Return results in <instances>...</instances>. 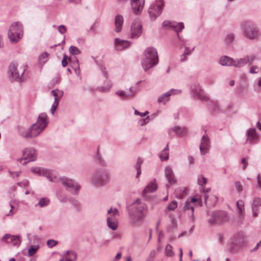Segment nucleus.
<instances>
[{"label": "nucleus", "mask_w": 261, "mask_h": 261, "mask_svg": "<svg viewBox=\"0 0 261 261\" xmlns=\"http://www.w3.org/2000/svg\"><path fill=\"white\" fill-rule=\"evenodd\" d=\"M48 123L47 114L45 113H41L36 122L33 124L25 132L24 137L27 139L37 137L45 129Z\"/></svg>", "instance_id": "nucleus-1"}, {"label": "nucleus", "mask_w": 261, "mask_h": 261, "mask_svg": "<svg viewBox=\"0 0 261 261\" xmlns=\"http://www.w3.org/2000/svg\"><path fill=\"white\" fill-rule=\"evenodd\" d=\"M110 174L105 168L96 170L90 177V182L96 187H102L109 182Z\"/></svg>", "instance_id": "nucleus-2"}, {"label": "nucleus", "mask_w": 261, "mask_h": 261, "mask_svg": "<svg viewBox=\"0 0 261 261\" xmlns=\"http://www.w3.org/2000/svg\"><path fill=\"white\" fill-rule=\"evenodd\" d=\"M144 58L142 61V66L145 71L156 65L159 62V58L156 50L149 47L144 51Z\"/></svg>", "instance_id": "nucleus-3"}, {"label": "nucleus", "mask_w": 261, "mask_h": 261, "mask_svg": "<svg viewBox=\"0 0 261 261\" xmlns=\"http://www.w3.org/2000/svg\"><path fill=\"white\" fill-rule=\"evenodd\" d=\"M241 28L244 36L249 40H257L261 36V32L258 27L251 22H243Z\"/></svg>", "instance_id": "nucleus-4"}, {"label": "nucleus", "mask_w": 261, "mask_h": 261, "mask_svg": "<svg viewBox=\"0 0 261 261\" xmlns=\"http://www.w3.org/2000/svg\"><path fill=\"white\" fill-rule=\"evenodd\" d=\"M146 211L145 205L131 206L128 210V216L131 224L133 225L140 224L145 216Z\"/></svg>", "instance_id": "nucleus-5"}, {"label": "nucleus", "mask_w": 261, "mask_h": 261, "mask_svg": "<svg viewBox=\"0 0 261 261\" xmlns=\"http://www.w3.org/2000/svg\"><path fill=\"white\" fill-rule=\"evenodd\" d=\"M23 26L18 21L14 22L10 26L8 31V38L11 43L17 42L22 37Z\"/></svg>", "instance_id": "nucleus-6"}, {"label": "nucleus", "mask_w": 261, "mask_h": 261, "mask_svg": "<svg viewBox=\"0 0 261 261\" xmlns=\"http://www.w3.org/2000/svg\"><path fill=\"white\" fill-rule=\"evenodd\" d=\"M211 216L208 222L212 225L222 224L228 222L229 219L227 212L223 211H214L212 213Z\"/></svg>", "instance_id": "nucleus-7"}, {"label": "nucleus", "mask_w": 261, "mask_h": 261, "mask_svg": "<svg viewBox=\"0 0 261 261\" xmlns=\"http://www.w3.org/2000/svg\"><path fill=\"white\" fill-rule=\"evenodd\" d=\"M25 70V67L18 69L17 64L11 63L9 65L8 73L11 80L20 82L22 81V76Z\"/></svg>", "instance_id": "nucleus-8"}, {"label": "nucleus", "mask_w": 261, "mask_h": 261, "mask_svg": "<svg viewBox=\"0 0 261 261\" xmlns=\"http://www.w3.org/2000/svg\"><path fill=\"white\" fill-rule=\"evenodd\" d=\"M164 7L163 0H156L148 9V14L151 20H154L160 15Z\"/></svg>", "instance_id": "nucleus-9"}, {"label": "nucleus", "mask_w": 261, "mask_h": 261, "mask_svg": "<svg viewBox=\"0 0 261 261\" xmlns=\"http://www.w3.org/2000/svg\"><path fill=\"white\" fill-rule=\"evenodd\" d=\"M36 150L35 148H25L22 151V158L18 159L17 161L25 165L28 162L36 160Z\"/></svg>", "instance_id": "nucleus-10"}, {"label": "nucleus", "mask_w": 261, "mask_h": 261, "mask_svg": "<svg viewBox=\"0 0 261 261\" xmlns=\"http://www.w3.org/2000/svg\"><path fill=\"white\" fill-rule=\"evenodd\" d=\"M59 181L66 188H70L74 190V194L77 195L79 191L81 188V186L72 179L62 177L59 178Z\"/></svg>", "instance_id": "nucleus-11"}, {"label": "nucleus", "mask_w": 261, "mask_h": 261, "mask_svg": "<svg viewBox=\"0 0 261 261\" xmlns=\"http://www.w3.org/2000/svg\"><path fill=\"white\" fill-rule=\"evenodd\" d=\"M191 93L195 98L199 99L201 101H207L208 100V98L203 94L199 85L197 83H195L192 85Z\"/></svg>", "instance_id": "nucleus-12"}, {"label": "nucleus", "mask_w": 261, "mask_h": 261, "mask_svg": "<svg viewBox=\"0 0 261 261\" xmlns=\"http://www.w3.org/2000/svg\"><path fill=\"white\" fill-rule=\"evenodd\" d=\"M142 33V26L139 20H135L131 24L129 36L131 38H138Z\"/></svg>", "instance_id": "nucleus-13"}, {"label": "nucleus", "mask_w": 261, "mask_h": 261, "mask_svg": "<svg viewBox=\"0 0 261 261\" xmlns=\"http://www.w3.org/2000/svg\"><path fill=\"white\" fill-rule=\"evenodd\" d=\"M162 24L166 29H171L175 31L177 33L178 38H179V32H181L184 29V24L182 22L177 23L175 21L165 20L163 21Z\"/></svg>", "instance_id": "nucleus-14"}, {"label": "nucleus", "mask_w": 261, "mask_h": 261, "mask_svg": "<svg viewBox=\"0 0 261 261\" xmlns=\"http://www.w3.org/2000/svg\"><path fill=\"white\" fill-rule=\"evenodd\" d=\"M245 244V236L242 233H239L236 234L234 238L233 242L231 246V251L233 252L237 251L242 248Z\"/></svg>", "instance_id": "nucleus-15"}, {"label": "nucleus", "mask_w": 261, "mask_h": 261, "mask_svg": "<svg viewBox=\"0 0 261 261\" xmlns=\"http://www.w3.org/2000/svg\"><path fill=\"white\" fill-rule=\"evenodd\" d=\"M165 176L168 184L166 185L167 188L169 187L170 185H174L176 182L174 174L173 173L172 168L169 166H166L164 170Z\"/></svg>", "instance_id": "nucleus-16"}, {"label": "nucleus", "mask_w": 261, "mask_h": 261, "mask_svg": "<svg viewBox=\"0 0 261 261\" xmlns=\"http://www.w3.org/2000/svg\"><path fill=\"white\" fill-rule=\"evenodd\" d=\"M145 0H130L132 8L136 15H140L143 9Z\"/></svg>", "instance_id": "nucleus-17"}, {"label": "nucleus", "mask_w": 261, "mask_h": 261, "mask_svg": "<svg viewBox=\"0 0 261 261\" xmlns=\"http://www.w3.org/2000/svg\"><path fill=\"white\" fill-rule=\"evenodd\" d=\"M210 147V139L207 135H204L201 139L200 145V151L201 154L207 153Z\"/></svg>", "instance_id": "nucleus-18"}, {"label": "nucleus", "mask_w": 261, "mask_h": 261, "mask_svg": "<svg viewBox=\"0 0 261 261\" xmlns=\"http://www.w3.org/2000/svg\"><path fill=\"white\" fill-rule=\"evenodd\" d=\"M180 90L172 89L169 91L164 93L162 96L159 97L158 99L159 103L164 102L165 103L166 101H168L169 97L172 95H176L181 93Z\"/></svg>", "instance_id": "nucleus-19"}, {"label": "nucleus", "mask_w": 261, "mask_h": 261, "mask_svg": "<svg viewBox=\"0 0 261 261\" xmlns=\"http://www.w3.org/2000/svg\"><path fill=\"white\" fill-rule=\"evenodd\" d=\"M194 204L190 202L189 200L185 202L184 206L183 207V211L186 213L190 218V219L192 222L194 220Z\"/></svg>", "instance_id": "nucleus-20"}, {"label": "nucleus", "mask_w": 261, "mask_h": 261, "mask_svg": "<svg viewBox=\"0 0 261 261\" xmlns=\"http://www.w3.org/2000/svg\"><path fill=\"white\" fill-rule=\"evenodd\" d=\"M130 43L127 41L121 40L119 38H116L115 40V45L116 50L121 51L128 48Z\"/></svg>", "instance_id": "nucleus-21"}, {"label": "nucleus", "mask_w": 261, "mask_h": 261, "mask_svg": "<svg viewBox=\"0 0 261 261\" xmlns=\"http://www.w3.org/2000/svg\"><path fill=\"white\" fill-rule=\"evenodd\" d=\"M7 239H9V243H12L14 246H19L21 242V238L20 236H12L9 234H6L3 237V240L5 241Z\"/></svg>", "instance_id": "nucleus-22"}, {"label": "nucleus", "mask_w": 261, "mask_h": 261, "mask_svg": "<svg viewBox=\"0 0 261 261\" xmlns=\"http://www.w3.org/2000/svg\"><path fill=\"white\" fill-rule=\"evenodd\" d=\"M260 206H261V198L258 197H254L251 204L252 215L253 217H257L258 216V212Z\"/></svg>", "instance_id": "nucleus-23"}, {"label": "nucleus", "mask_w": 261, "mask_h": 261, "mask_svg": "<svg viewBox=\"0 0 261 261\" xmlns=\"http://www.w3.org/2000/svg\"><path fill=\"white\" fill-rule=\"evenodd\" d=\"M77 253L73 250L67 251L59 261H76Z\"/></svg>", "instance_id": "nucleus-24"}, {"label": "nucleus", "mask_w": 261, "mask_h": 261, "mask_svg": "<svg viewBox=\"0 0 261 261\" xmlns=\"http://www.w3.org/2000/svg\"><path fill=\"white\" fill-rule=\"evenodd\" d=\"M157 189V185L155 183V180L154 179L153 181H150L145 187L144 190L142 192V195L143 196H146L147 193L153 192Z\"/></svg>", "instance_id": "nucleus-25"}, {"label": "nucleus", "mask_w": 261, "mask_h": 261, "mask_svg": "<svg viewBox=\"0 0 261 261\" xmlns=\"http://www.w3.org/2000/svg\"><path fill=\"white\" fill-rule=\"evenodd\" d=\"M135 93L136 90L132 87L129 88V91L128 92H126L123 90H118L116 92V94L122 98L132 97Z\"/></svg>", "instance_id": "nucleus-26"}, {"label": "nucleus", "mask_w": 261, "mask_h": 261, "mask_svg": "<svg viewBox=\"0 0 261 261\" xmlns=\"http://www.w3.org/2000/svg\"><path fill=\"white\" fill-rule=\"evenodd\" d=\"M103 86L98 87L97 90L101 92H108L112 86V83L108 79H106L103 83Z\"/></svg>", "instance_id": "nucleus-27"}, {"label": "nucleus", "mask_w": 261, "mask_h": 261, "mask_svg": "<svg viewBox=\"0 0 261 261\" xmlns=\"http://www.w3.org/2000/svg\"><path fill=\"white\" fill-rule=\"evenodd\" d=\"M247 136V141H249L250 143L255 142L258 140V137L254 128H250L248 130Z\"/></svg>", "instance_id": "nucleus-28"}, {"label": "nucleus", "mask_w": 261, "mask_h": 261, "mask_svg": "<svg viewBox=\"0 0 261 261\" xmlns=\"http://www.w3.org/2000/svg\"><path fill=\"white\" fill-rule=\"evenodd\" d=\"M123 23V18L122 15L118 14L115 16V24L116 27L115 31L118 33L121 31L122 26Z\"/></svg>", "instance_id": "nucleus-29"}, {"label": "nucleus", "mask_w": 261, "mask_h": 261, "mask_svg": "<svg viewBox=\"0 0 261 261\" xmlns=\"http://www.w3.org/2000/svg\"><path fill=\"white\" fill-rule=\"evenodd\" d=\"M171 131L174 132L176 135L180 136L185 135L187 134V130L186 128L179 127L178 126H176L169 129V134H170Z\"/></svg>", "instance_id": "nucleus-30"}, {"label": "nucleus", "mask_w": 261, "mask_h": 261, "mask_svg": "<svg viewBox=\"0 0 261 261\" xmlns=\"http://www.w3.org/2000/svg\"><path fill=\"white\" fill-rule=\"evenodd\" d=\"M233 59L227 56H222L219 60V63L222 66H233Z\"/></svg>", "instance_id": "nucleus-31"}, {"label": "nucleus", "mask_w": 261, "mask_h": 261, "mask_svg": "<svg viewBox=\"0 0 261 261\" xmlns=\"http://www.w3.org/2000/svg\"><path fill=\"white\" fill-rule=\"evenodd\" d=\"M107 223L108 227L113 230H116L118 227V221L117 219L111 220L110 218H107Z\"/></svg>", "instance_id": "nucleus-32"}, {"label": "nucleus", "mask_w": 261, "mask_h": 261, "mask_svg": "<svg viewBox=\"0 0 261 261\" xmlns=\"http://www.w3.org/2000/svg\"><path fill=\"white\" fill-rule=\"evenodd\" d=\"M51 93L54 96V102H58L59 99L63 96V92L61 90L56 89L51 91Z\"/></svg>", "instance_id": "nucleus-33"}, {"label": "nucleus", "mask_w": 261, "mask_h": 261, "mask_svg": "<svg viewBox=\"0 0 261 261\" xmlns=\"http://www.w3.org/2000/svg\"><path fill=\"white\" fill-rule=\"evenodd\" d=\"M233 66L236 67H241L244 66L246 64L245 56L243 58L239 59L233 60Z\"/></svg>", "instance_id": "nucleus-34"}, {"label": "nucleus", "mask_w": 261, "mask_h": 261, "mask_svg": "<svg viewBox=\"0 0 261 261\" xmlns=\"http://www.w3.org/2000/svg\"><path fill=\"white\" fill-rule=\"evenodd\" d=\"M108 214L109 216L107 218H110L111 220L116 219V216L119 215V212L116 208H111L108 211Z\"/></svg>", "instance_id": "nucleus-35"}, {"label": "nucleus", "mask_w": 261, "mask_h": 261, "mask_svg": "<svg viewBox=\"0 0 261 261\" xmlns=\"http://www.w3.org/2000/svg\"><path fill=\"white\" fill-rule=\"evenodd\" d=\"M176 197L181 199L186 194L187 189L185 188H179L175 190Z\"/></svg>", "instance_id": "nucleus-36"}, {"label": "nucleus", "mask_w": 261, "mask_h": 261, "mask_svg": "<svg viewBox=\"0 0 261 261\" xmlns=\"http://www.w3.org/2000/svg\"><path fill=\"white\" fill-rule=\"evenodd\" d=\"M49 203V200L47 198H41L35 206H39L41 207L47 206Z\"/></svg>", "instance_id": "nucleus-37"}, {"label": "nucleus", "mask_w": 261, "mask_h": 261, "mask_svg": "<svg viewBox=\"0 0 261 261\" xmlns=\"http://www.w3.org/2000/svg\"><path fill=\"white\" fill-rule=\"evenodd\" d=\"M177 207V203L175 200H173L170 203H169L166 209L165 210V212L167 213L168 211H174Z\"/></svg>", "instance_id": "nucleus-38"}, {"label": "nucleus", "mask_w": 261, "mask_h": 261, "mask_svg": "<svg viewBox=\"0 0 261 261\" xmlns=\"http://www.w3.org/2000/svg\"><path fill=\"white\" fill-rule=\"evenodd\" d=\"M69 51L73 55H77L81 53V50L74 46H70L69 48Z\"/></svg>", "instance_id": "nucleus-39"}, {"label": "nucleus", "mask_w": 261, "mask_h": 261, "mask_svg": "<svg viewBox=\"0 0 261 261\" xmlns=\"http://www.w3.org/2000/svg\"><path fill=\"white\" fill-rule=\"evenodd\" d=\"M39 249L38 246H31L28 250V255L29 256H33Z\"/></svg>", "instance_id": "nucleus-40"}, {"label": "nucleus", "mask_w": 261, "mask_h": 261, "mask_svg": "<svg viewBox=\"0 0 261 261\" xmlns=\"http://www.w3.org/2000/svg\"><path fill=\"white\" fill-rule=\"evenodd\" d=\"M165 252L166 254L168 256H173L174 255V253L172 251V246L170 244H167L165 248Z\"/></svg>", "instance_id": "nucleus-41"}, {"label": "nucleus", "mask_w": 261, "mask_h": 261, "mask_svg": "<svg viewBox=\"0 0 261 261\" xmlns=\"http://www.w3.org/2000/svg\"><path fill=\"white\" fill-rule=\"evenodd\" d=\"M50 171L48 169L43 168L41 175L46 177L49 181H53V178L50 176Z\"/></svg>", "instance_id": "nucleus-42"}, {"label": "nucleus", "mask_w": 261, "mask_h": 261, "mask_svg": "<svg viewBox=\"0 0 261 261\" xmlns=\"http://www.w3.org/2000/svg\"><path fill=\"white\" fill-rule=\"evenodd\" d=\"M159 157L162 161H167L169 159V152L162 150L159 154Z\"/></svg>", "instance_id": "nucleus-43"}, {"label": "nucleus", "mask_w": 261, "mask_h": 261, "mask_svg": "<svg viewBox=\"0 0 261 261\" xmlns=\"http://www.w3.org/2000/svg\"><path fill=\"white\" fill-rule=\"evenodd\" d=\"M246 64H248L249 66L252 64L254 60H255V56L252 55L250 56H246Z\"/></svg>", "instance_id": "nucleus-44"}, {"label": "nucleus", "mask_w": 261, "mask_h": 261, "mask_svg": "<svg viewBox=\"0 0 261 261\" xmlns=\"http://www.w3.org/2000/svg\"><path fill=\"white\" fill-rule=\"evenodd\" d=\"M95 160L98 163H99L101 165H104L105 164V161L102 159V158L101 156L100 153H99V149H97V154L95 156Z\"/></svg>", "instance_id": "nucleus-45"}, {"label": "nucleus", "mask_w": 261, "mask_h": 261, "mask_svg": "<svg viewBox=\"0 0 261 261\" xmlns=\"http://www.w3.org/2000/svg\"><path fill=\"white\" fill-rule=\"evenodd\" d=\"M48 56V54L47 53L41 54L38 57L39 61L44 64L47 61Z\"/></svg>", "instance_id": "nucleus-46"}, {"label": "nucleus", "mask_w": 261, "mask_h": 261, "mask_svg": "<svg viewBox=\"0 0 261 261\" xmlns=\"http://www.w3.org/2000/svg\"><path fill=\"white\" fill-rule=\"evenodd\" d=\"M237 206L239 210V214H241L244 209V202L242 200H239L237 202Z\"/></svg>", "instance_id": "nucleus-47"}, {"label": "nucleus", "mask_w": 261, "mask_h": 261, "mask_svg": "<svg viewBox=\"0 0 261 261\" xmlns=\"http://www.w3.org/2000/svg\"><path fill=\"white\" fill-rule=\"evenodd\" d=\"M43 168L40 167H33L31 168V171L34 173L41 175Z\"/></svg>", "instance_id": "nucleus-48"}, {"label": "nucleus", "mask_w": 261, "mask_h": 261, "mask_svg": "<svg viewBox=\"0 0 261 261\" xmlns=\"http://www.w3.org/2000/svg\"><path fill=\"white\" fill-rule=\"evenodd\" d=\"M235 35L233 33H229L226 37V41L228 43H230L233 41Z\"/></svg>", "instance_id": "nucleus-49"}, {"label": "nucleus", "mask_w": 261, "mask_h": 261, "mask_svg": "<svg viewBox=\"0 0 261 261\" xmlns=\"http://www.w3.org/2000/svg\"><path fill=\"white\" fill-rule=\"evenodd\" d=\"M58 244V241H55L54 240H48L47 241V245L49 248H52L56 246Z\"/></svg>", "instance_id": "nucleus-50"}, {"label": "nucleus", "mask_w": 261, "mask_h": 261, "mask_svg": "<svg viewBox=\"0 0 261 261\" xmlns=\"http://www.w3.org/2000/svg\"><path fill=\"white\" fill-rule=\"evenodd\" d=\"M234 185L236 188V190L239 192H241L243 190V186H242L241 184L239 181H236L234 183Z\"/></svg>", "instance_id": "nucleus-51"}, {"label": "nucleus", "mask_w": 261, "mask_h": 261, "mask_svg": "<svg viewBox=\"0 0 261 261\" xmlns=\"http://www.w3.org/2000/svg\"><path fill=\"white\" fill-rule=\"evenodd\" d=\"M259 68L257 66H253L250 69V73H257L259 72Z\"/></svg>", "instance_id": "nucleus-52"}, {"label": "nucleus", "mask_w": 261, "mask_h": 261, "mask_svg": "<svg viewBox=\"0 0 261 261\" xmlns=\"http://www.w3.org/2000/svg\"><path fill=\"white\" fill-rule=\"evenodd\" d=\"M211 107L216 110H218L220 109L219 105L217 101H210Z\"/></svg>", "instance_id": "nucleus-53"}, {"label": "nucleus", "mask_w": 261, "mask_h": 261, "mask_svg": "<svg viewBox=\"0 0 261 261\" xmlns=\"http://www.w3.org/2000/svg\"><path fill=\"white\" fill-rule=\"evenodd\" d=\"M58 31L61 34H64L67 31V29L64 25L62 24L59 26Z\"/></svg>", "instance_id": "nucleus-54"}, {"label": "nucleus", "mask_w": 261, "mask_h": 261, "mask_svg": "<svg viewBox=\"0 0 261 261\" xmlns=\"http://www.w3.org/2000/svg\"><path fill=\"white\" fill-rule=\"evenodd\" d=\"M100 70L103 76L106 77V79H108V72L106 69V68L101 66L100 67Z\"/></svg>", "instance_id": "nucleus-55"}, {"label": "nucleus", "mask_w": 261, "mask_h": 261, "mask_svg": "<svg viewBox=\"0 0 261 261\" xmlns=\"http://www.w3.org/2000/svg\"><path fill=\"white\" fill-rule=\"evenodd\" d=\"M74 206L77 211L80 212L82 210V205L79 202H75L74 203Z\"/></svg>", "instance_id": "nucleus-56"}, {"label": "nucleus", "mask_w": 261, "mask_h": 261, "mask_svg": "<svg viewBox=\"0 0 261 261\" xmlns=\"http://www.w3.org/2000/svg\"><path fill=\"white\" fill-rule=\"evenodd\" d=\"M20 173V171L12 172L10 170L9 171V174L13 177H14V176L18 177Z\"/></svg>", "instance_id": "nucleus-57"}, {"label": "nucleus", "mask_w": 261, "mask_h": 261, "mask_svg": "<svg viewBox=\"0 0 261 261\" xmlns=\"http://www.w3.org/2000/svg\"><path fill=\"white\" fill-rule=\"evenodd\" d=\"M58 105L59 103L56 102H54L52 105L51 108V112L53 115L54 114V112L56 110Z\"/></svg>", "instance_id": "nucleus-58"}, {"label": "nucleus", "mask_w": 261, "mask_h": 261, "mask_svg": "<svg viewBox=\"0 0 261 261\" xmlns=\"http://www.w3.org/2000/svg\"><path fill=\"white\" fill-rule=\"evenodd\" d=\"M140 205H144L143 204H141L140 202V200L139 199H137L135 202H134L131 206H138Z\"/></svg>", "instance_id": "nucleus-59"}, {"label": "nucleus", "mask_w": 261, "mask_h": 261, "mask_svg": "<svg viewBox=\"0 0 261 261\" xmlns=\"http://www.w3.org/2000/svg\"><path fill=\"white\" fill-rule=\"evenodd\" d=\"M143 163V160L141 158H139L137 159L136 164L135 165V168H141V166Z\"/></svg>", "instance_id": "nucleus-60"}, {"label": "nucleus", "mask_w": 261, "mask_h": 261, "mask_svg": "<svg viewBox=\"0 0 261 261\" xmlns=\"http://www.w3.org/2000/svg\"><path fill=\"white\" fill-rule=\"evenodd\" d=\"M67 57L66 56V55H65L64 56L63 58L62 61V65L64 67H66L68 64V62L67 61Z\"/></svg>", "instance_id": "nucleus-61"}, {"label": "nucleus", "mask_w": 261, "mask_h": 261, "mask_svg": "<svg viewBox=\"0 0 261 261\" xmlns=\"http://www.w3.org/2000/svg\"><path fill=\"white\" fill-rule=\"evenodd\" d=\"M149 118V117L147 116L146 119H142V120H140L139 121L140 124L141 125H144L146 124L148 122V121L147 120V119H148Z\"/></svg>", "instance_id": "nucleus-62"}, {"label": "nucleus", "mask_w": 261, "mask_h": 261, "mask_svg": "<svg viewBox=\"0 0 261 261\" xmlns=\"http://www.w3.org/2000/svg\"><path fill=\"white\" fill-rule=\"evenodd\" d=\"M148 113H149L148 111H145L144 113H140L137 110H135V114L140 115L142 117H144V116H146Z\"/></svg>", "instance_id": "nucleus-63"}, {"label": "nucleus", "mask_w": 261, "mask_h": 261, "mask_svg": "<svg viewBox=\"0 0 261 261\" xmlns=\"http://www.w3.org/2000/svg\"><path fill=\"white\" fill-rule=\"evenodd\" d=\"M188 160L190 165H193L194 163V159L192 156H188Z\"/></svg>", "instance_id": "nucleus-64"}]
</instances>
